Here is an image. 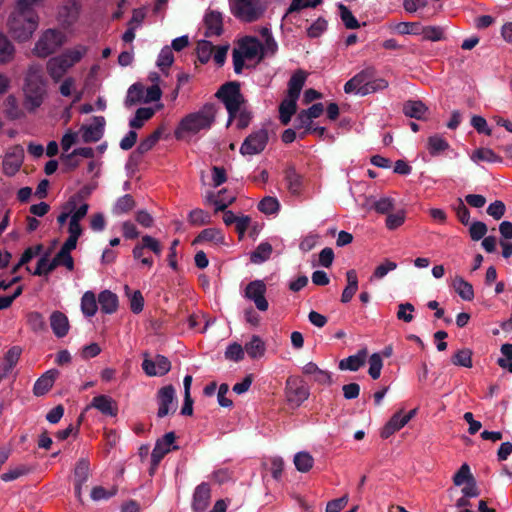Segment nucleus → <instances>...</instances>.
<instances>
[{"label":"nucleus","instance_id":"52","mask_svg":"<svg viewBox=\"0 0 512 512\" xmlns=\"http://www.w3.org/2000/svg\"><path fill=\"white\" fill-rule=\"evenodd\" d=\"M214 50L211 42L206 40L199 41L197 44V55L200 62L207 63L211 59Z\"/></svg>","mask_w":512,"mask_h":512},{"label":"nucleus","instance_id":"36","mask_svg":"<svg viewBox=\"0 0 512 512\" xmlns=\"http://www.w3.org/2000/svg\"><path fill=\"white\" fill-rule=\"evenodd\" d=\"M225 190H221L218 194L210 193L206 196L205 201L208 204H213L216 211H224L235 200V196L223 197L222 194Z\"/></svg>","mask_w":512,"mask_h":512},{"label":"nucleus","instance_id":"40","mask_svg":"<svg viewBox=\"0 0 512 512\" xmlns=\"http://www.w3.org/2000/svg\"><path fill=\"white\" fill-rule=\"evenodd\" d=\"M450 147L449 143L440 135H432L427 140V149L432 156H436L446 151Z\"/></svg>","mask_w":512,"mask_h":512},{"label":"nucleus","instance_id":"23","mask_svg":"<svg viewBox=\"0 0 512 512\" xmlns=\"http://www.w3.org/2000/svg\"><path fill=\"white\" fill-rule=\"evenodd\" d=\"M50 326L56 337H65L69 331V321L67 316L60 311L52 312L50 315Z\"/></svg>","mask_w":512,"mask_h":512},{"label":"nucleus","instance_id":"62","mask_svg":"<svg viewBox=\"0 0 512 512\" xmlns=\"http://www.w3.org/2000/svg\"><path fill=\"white\" fill-rule=\"evenodd\" d=\"M77 156L91 159L94 157V150L90 147L76 148L71 153L63 154L62 160L64 162H70V161L74 160V158Z\"/></svg>","mask_w":512,"mask_h":512},{"label":"nucleus","instance_id":"21","mask_svg":"<svg viewBox=\"0 0 512 512\" xmlns=\"http://www.w3.org/2000/svg\"><path fill=\"white\" fill-rule=\"evenodd\" d=\"M367 355V348H362L357 352V354L340 360L338 367L340 370L358 371L362 366H364Z\"/></svg>","mask_w":512,"mask_h":512},{"label":"nucleus","instance_id":"16","mask_svg":"<svg viewBox=\"0 0 512 512\" xmlns=\"http://www.w3.org/2000/svg\"><path fill=\"white\" fill-rule=\"evenodd\" d=\"M24 160V150L20 146L10 148L3 160V171L8 176L15 175L20 169Z\"/></svg>","mask_w":512,"mask_h":512},{"label":"nucleus","instance_id":"4","mask_svg":"<svg viewBox=\"0 0 512 512\" xmlns=\"http://www.w3.org/2000/svg\"><path fill=\"white\" fill-rule=\"evenodd\" d=\"M388 82L383 78H375V70L367 68L357 73L344 85L345 93H355L362 96L383 90Z\"/></svg>","mask_w":512,"mask_h":512},{"label":"nucleus","instance_id":"51","mask_svg":"<svg viewBox=\"0 0 512 512\" xmlns=\"http://www.w3.org/2000/svg\"><path fill=\"white\" fill-rule=\"evenodd\" d=\"M503 357L498 358L497 364L512 373V344L506 343L501 346Z\"/></svg>","mask_w":512,"mask_h":512},{"label":"nucleus","instance_id":"46","mask_svg":"<svg viewBox=\"0 0 512 512\" xmlns=\"http://www.w3.org/2000/svg\"><path fill=\"white\" fill-rule=\"evenodd\" d=\"M285 180L287 187L292 194H298L302 185L301 176L295 171L293 167H289L285 171Z\"/></svg>","mask_w":512,"mask_h":512},{"label":"nucleus","instance_id":"17","mask_svg":"<svg viewBox=\"0 0 512 512\" xmlns=\"http://www.w3.org/2000/svg\"><path fill=\"white\" fill-rule=\"evenodd\" d=\"M211 501V488L209 483L202 482L193 493L191 508L193 512H204Z\"/></svg>","mask_w":512,"mask_h":512},{"label":"nucleus","instance_id":"61","mask_svg":"<svg viewBox=\"0 0 512 512\" xmlns=\"http://www.w3.org/2000/svg\"><path fill=\"white\" fill-rule=\"evenodd\" d=\"M419 34H422L424 40L439 41L443 38V29L438 26H426L421 28Z\"/></svg>","mask_w":512,"mask_h":512},{"label":"nucleus","instance_id":"42","mask_svg":"<svg viewBox=\"0 0 512 512\" xmlns=\"http://www.w3.org/2000/svg\"><path fill=\"white\" fill-rule=\"evenodd\" d=\"M313 464V457L306 451L298 452L294 456V465L299 472L306 473L310 471Z\"/></svg>","mask_w":512,"mask_h":512},{"label":"nucleus","instance_id":"57","mask_svg":"<svg viewBox=\"0 0 512 512\" xmlns=\"http://www.w3.org/2000/svg\"><path fill=\"white\" fill-rule=\"evenodd\" d=\"M474 479L471 474L470 467L464 463L453 476V482L456 486H461L463 483H468Z\"/></svg>","mask_w":512,"mask_h":512},{"label":"nucleus","instance_id":"48","mask_svg":"<svg viewBox=\"0 0 512 512\" xmlns=\"http://www.w3.org/2000/svg\"><path fill=\"white\" fill-rule=\"evenodd\" d=\"M471 159L474 162H501V158L496 153H494V151L490 148L477 149L471 156Z\"/></svg>","mask_w":512,"mask_h":512},{"label":"nucleus","instance_id":"31","mask_svg":"<svg viewBox=\"0 0 512 512\" xmlns=\"http://www.w3.org/2000/svg\"><path fill=\"white\" fill-rule=\"evenodd\" d=\"M428 108L421 101L409 100L403 106V112L410 118L423 119Z\"/></svg>","mask_w":512,"mask_h":512},{"label":"nucleus","instance_id":"29","mask_svg":"<svg viewBox=\"0 0 512 512\" xmlns=\"http://www.w3.org/2000/svg\"><path fill=\"white\" fill-rule=\"evenodd\" d=\"M224 237L220 230L216 228L204 229L194 240L195 243H207L210 245H218L223 243Z\"/></svg>","mask_w":512,"mask_h":512},{"label":"nucleus","instance_id":"58","mask_svg":"<svg viewBox=\"0 0 512 512\" xmlns=\"http://www.w3.org/2000/svg\"><path fill=\"white\" fill-rule=\"evenodd\" d=\"M30 472V468L26 465H19L15 468L9 469L7 472L1 475V479L4 482H10L20 478L21 476L27 475Z\"/></svg>","mask_w":512,"mask_h":512},{"label":"nucleus","instance_id":"10","mask_svg":"<svg viewBox=\"0 0 512 512\" xmlns=\"http://www.w3.org/2000/svg\"><path fill=\"white\" fill-rule=\"evenodd\" d=\"M269 140L268 131L264 128L249 134L240 147V153L243 156H253L260 154L266 147Z\"/></svg>","mask_w":512,"mask_h":512},{"label":"nucleus","instance_id":"12","mask_svg":"<svg viewBox=\"0 0 512 512\" xmlns=\"http://www.w3.org/2000/svg\"><path fill=\"white\" fill-rule=\"evenodd\" d=\"M267 287L262 280H254L247 284L244 296L253 301L256 308L260 311H266L269 307L265 298Z\"/></svg>","mask_w":512,"mask_h":512},{"label":"nucleus","instance_id":"20","mask_svg":"<svg viewBox=\"0 0 512 512\" xmlns=\"http://www.w3.org/2000/svg\"><path fill=\"white\" fill-rule=\"evenodd\" d=\"M72 68L66 59L60 54L47 62V72L53 81L58 82L65 73Z\"/></svg>","mask_w":512,"mask_h":512},{"label":"nucleus","instance_id":"8","mask_svg":"<svg viewBox=\"0 0 512 512\" xmlns=\"http://www.w3.org/2000/svg\"><path fill=\"white\" fill-rule=\"evenodd\" d=\"M66 42V36L59 30L47 29L38 38L32 50L40 58H46Z\"/></svg>","mask_w":512,"mask_h":512},{"label":"nucleus","instance_id":"47","mask_svg":"<svg viewBox=\"0 0 512 512\" xmlns=\"http://www.w3.org/2000/svg\"><path fill=\"white\" fill-rule=\"evenodd\" d=\"M27 324L34 332L46 330V322L40 312L32 311L27 314Z\"/></svg>","mask_w":512,"mask_h":512},{"label":"nucleus","instance_id":"7","mask_svg":"<svg viewBox=\"0 0 512 512\" xmlns=\"http://www.w3.org/2000/svg\"><path fill=\"white\" fill-rule=\"evenodd\" d=\"M263 0H230L231 13L243 22H255L266 11Z\"/></svg>","mask_w":512,"mask_h":512},{"label":"nucleus","instance_id":"44","mask_svg":"<svg viewBox=\"0 0 512 512\" xmlns=\"http://www.w3.org/2000/svg\"><path fill=\"white\" fill-rule=\"evenodd\" d=\"M69 237L63 243L60 250L55 254V256H69V254L76 248L77 240L81 236L82 232L76 230H69Z\"/></svg>","mask_w":512,"mask_h":512},{"label":"nucleus","instance_id":"5","mask_svg":"<svg viewBox=\"0 0 512 512\" xmlns=\"http://www.w3.org/2000/svg\"><path fill=\"white\" fill-rule=\"evenodd\" d=\"M234 71L240 74L245 61H260L262 59V45L255 37H245L239 42L238 48L233 50Z\"/></svg>","mask_w":512,"mask_h":512},{"label":"nucleus","instance_id":"28","mask_svg":"<svg viewBox=\"0 0 512 512\" xmlns=\"http://www.w3.org/2000/svg\"><path fill=\"white\" fill-rule=\"evenodd\" d=\"M297 98L286 96L279 106V118L282 124L287 125L292 115L296 112Z\"/></svg>","mask_w":512,"mask_h":512},{"label":"nucleus","instance_id":"2","mask_svg":"<svg viewBox=\"0 0 512 512\" xmlns=\"http://www.w3.org/2000/svg\"><path fill=\"white\" fill-rule=\"evenodd\" d=\"M216 114L215 104L207 103L198 111L186 115L175 131L176 138L184 139L188 135H195L202 130L210 129L215 121Z\"/></svg>","mask_w":512,"mask_h":512},{"label":"nucleus","instance_id":"64","mask_svg":"<svg viewBox=\"0 0 512 512\" xmlns=\"http://www.w3.org/2000/svg\"><path fill=\"white\" fill-rule=\"evenodd\" d=\"M174 61L173 53L170 47H164L158 56L157 65L162 70L172 65Z\"/></svg>","mask_w":512,"mask_h":512},{"label":"nucleus","instance_id":"41","mask_svg":"<svg viewBox=\"0 0 512 512\" xmlns=\"http://www.w3.org/2000/svg\"><path fill=\"white\" fill-rule=\"evenodd\" d=\"M90 475V463L87 458H80L74 469L75 483L85 484Z\"/></svg>","mask_w":512,"mask_h":512},{"label":"nucleus","instance_id":"6","mask_svg":"<svg viewBox=\"0 0 512 512\" xmlns=\"http://www.w3.org/2000/svg\"><path fill=\"white\" fill-rule=\"evenodd\" d=\"M216 97L221 100L228 111V124L236 117L240 108L245 105V99L240 91V85L237 82H229L220 87Z\"/></svg>","mask_w":512,"mask_h":512},{"label":"nucleus","instance_id":"14","mask_svg":"<svg viewBox=\"0 0 512 512\" xmlns=\"http://www.w3.org/2000/svg\"><path fill=\"white\" fill-rule=\"evenodd\" d=\"M80 4L75 0L64 1L58 10V21L62 26L68 28L73 26L80 16Z\"/></svg>","mask_w":512,"mask_h":512},{"label":"nucleus","instance_id":"37","mask_svg":"<svg viewBox=\"0 0 512 512\" xmlns=\"http://www.w3.org/2000/svg\"><path fill=\"white\" fill-rule=\"evenodd\" d=\"M366 205L378 213L385 214L394 208V199L386 196L381 197L378 200L374 198H368L366 200Z\"/></svg>","mask_w":512,"mask_h":512},{"label":"nucleus","instance_id":"56","mask_svg":"<svg viewBox=\"0 0 512 512\" xmlns=\"http://www.w3.org/2000/svg\"><path fill=\"white\" fill-rule=\"evenodd\" d=\"M340 17L344 25L348 29H357L360 27L359 22L353 16L352 12L343 4H339Z\"/></svg>","mask_w":512,"mask_h":512},{"label":"nucleus","instance_id":"55","mask_svg":"<svg viewBox=\"0 0 512 512\" xmlns=\"http://www.w3.org/2000/svg\"><path fill=\"white\" fill-rule=\"evenodd\" d=\"M383 367V360L378 353H373L369 358V370L368 373L373 380H376L381 375V369Z\"/></svg>","mask_w":512,"mask_h":512},{"label":"nucleus","instance_id":"22","mask_svg":"<svg viewBox=\"0 0 512 512\" xmlns=\"http://www.w3.org/2000/svg\"><path fill=\"white\" fill-rule=\"evenodd\" d=\"M59 372L55 369L45 372L38 378L33 386V393L36 396L45 395L53 386Z\"/></svg>","mask_w":512,"mask_h":512},{"label":"nucleus","instance_id":"26","mask_svg":"<svg viewBox=\"0 0 512 512\" xmlns=\"http://www.w3.org/2000/svg\"><path fill=\"white\" fill-rule=\"evenodd\" d=\"M347 285L341 295V302L348 303L352 300L358 290V275L355 269L346 272Z\"/></svg>","mask_w":512,"mask_h":512},{"label":"nucleus","instance_id":"49","mask_svg":"<svg viewBox=\"0 0 512 512\" xmlns=\"http://www.w3.org/2000/svg\"><path fill=\"white\" fill-rule=\"evenodd\" d=\"M56 267H58V262L53 260V258H39L33 274L38 276L48 275Z\"/></svg>","mask_w":512,"mask_h":512},{"label":"nucleus","instance_id":"54","mask_svg":"<svg viewBox=\"0 0 512 512\" xmlns=\"http://www.w3.org/2000/svg\"><path fill=\"white\" fill-rule=\"evenodd\" d=\"M279 208V201L271 196L264 197L258 204V209L265 214H274Z\"/></svg>","mask_w":512,"mask_h":512},{"label":"nucleus","instance_id":"1","mask_svg":"<svg viewBox=\"0 0 512 512\" xmlns=\"http://www.w3.org/2000/svg\"><path fill=\"white\" fill-rule=\"evenodd\" d=\"M23 107L34 113L47 97V82L39 64L29 66L23 85Z\"/></svg>","mask_w":512,"mask_h":512},{"label":"nucleus","instance_id":"60","mask_svg":"<svg viewBox=\"0 0 512 512\" xmlns=\"http://www.w3.org/2000/svg\"><path fill=\"white\" fill-rule=\"evenodd\" d=\"M179 447L174 445L172 448H163L160 443H156L152 453H151V462L153 466H158L161 460L172 450H178Z\"/></svg>","mask_w":512,"mask_h":512},{"label":"nucleus","instance_id":"35","mask_svg":"<svg viewBox=\"0 0 512 512\" xmlns=\"http://www.w3.org/2000/svg\"><path fill=\"white\" fill-rule=\"evenodd\" d=\"M140 102H144V86L140 83H135L128 88L124 104L130 108Z\"/></svg>","mask_w":512,"mask_h":512},{"label":"nucleus","instance_id":"15","mask_svg":"<svg viewBox=\"0 0 512 512\" xmlns=\"http://www.w3.org/2000/svg\"><path fill=\"white\" fill-rule=\"evenodd\" d=\"M142 369L148 376H163L171 369V362L166 356L157 354L155 359L144 358Z\"/></svg>","mask_w":512,"mask_h":512},{"label":"nucleus","instance_id":"59","mask_svg":"<svg viewBox=\"0 0 512 512\" xmlns=\"http://www.w3.org/2000/svg\"><path fill=\"white\" fill-rule=\"evenodd\" d=\"M311 123L312 119L306 113V111H300V113L297 115L295 119V127L297 129H304L303 133L301 134L302 138L305 137L311 131Z\"/></svg>","mask_w":512,"mask_h":512},{"label":"nucleus","instance_id":"33","mask_svg":"<svg viewBox=\"0 0 512 512\" xmlns=\"http://www.w3.org/2000/svg\"><path fill=\"white\" fill-rule=\"evenodd\" d=\"M15 56V46L5 36L0 33V65L7 64L13 60Z\"/></svg>","mask_w":512,"mask_h":512},{"label":"nucleus","instance_id":"11","mask_svg":"<svg viewBox=\"0 0 512 512\" xmlns=\"http://www.w3.org/2000/svg\"><path fill=\"white\" fill-rule=\"evenodd\" d=\"M156 399L158 403L157 416L159 418L175 413L177 409V399L173 385H166L160 388L157 392Z\"/></svg>","mask_w":512,"mask_h":512},{"label":"nucleus","instance_id":"3","mask_svg":"<svg viewBox=\"0 0 512 512\" xmlns=\"http://www.w3.org/2000/svg\"><path fill=\"white\" fill-rule=\"evenodd\" d=\"M39 24L36 13L31 8L19 7L11 12L7 20V28L10 35L19 42L29 40Z\"/></svg>","mask_w":512,"mask_h":512},{"label":"nucleus","instance_id":"32","mask_svg":"<svg viewBox=\"0 0 512 512\" xmlns=\"http://www.w3.org/2000/svg\"><path fill=\"white\" fill-rule=\"evenodd\" d=\"M452 287L463 300L471 301L474 298L473 286L462 277L456 276L453 279Z\"/></svg>","mask_w":512,"mask_h":512},{"label":"nucleus","instance_id":"9","mask_svg":"<svg viewBox=\"0 0 512 512\" xmlns=\"http://www.w3.org/2000/svg\"><path fill=\"white\" fill-rule=\"evenodd\" d=\"M285 395L292 407H299L310 395L306 382L298 376H290L286 380Z\"/></svg>","mask_w":512,"mask_h":512},{"label":"nucleus","instance_id":"34","mask_svg":"<svg viewBox=\"0 0 512 512\" xmlns=\"http://www.w3.org/2000/svg\"><path fill=\"white\" fill-rule=\"evenodd\" d=\"M98 299L92 291H86L81 298V311L86 317H92L98 310Z\"/></svg>","mask_w":512,"mask_h":512},{"label":"nucleus","instance_id":"13","mask_svg":"<svg viewBox=\"0 0 512 512\" xmlns=\"http://www.w3.org/2000/svg\"><path fill=\"white\" fill-rule=\"evenodd\" d=\"M104 126V117H94L92 123L88 125H82L79 129L81 141L84 143H93L99 141L104 134Z\"/></svg>","mask_w":512,"mask_h":512},{"label":"nucleus","instance_id":"27","mask_svg":"<svg viewBox=\"0 0 512 512\" xmlns=\"http://www.w3.org/2000/svg\"><path fill=\"white\" fill-rule=\"evenodd\" d=\"M406 425V422L403 419L402 410L396 412L389 421L385 424L380 432V436L383 439L389 438L395 432L399 431Z\"/></svg>","mask_w":512,"mask_h":512},{"label":"nucleus","instance_id":"25","mask_svg":"<svg viewBox=\"0 0 512 512\" xmlns=\"http://www.w3.org/2000/svg\"><path fill=\"white\" fill-rule=\"evenodd\" d=\"M207 37L219 36L222 33V15L219 12L211 11L205 16Z\"/></svg>","mask_w":512,"mask_h":512},{"label":"nucleus","instance_id":"38","mask_svg":"<svg viewBox=\"0 0 512 512\" xmlns=\"http://www.w3.org/2000/svg\"><path fill=\"white\" fill-rule=\"evenodd\" d=\"M88 47L82 44H78L70 49L65 50L61 55L67 62L73 67L75 64L80 62L82 58L87 54Z\"/></svg>","mask_w":512,"mask_h":512},{"label":"nucleus","instance_id":"63","mask_svg":"<svg viewBox=\"0 0 512 512\" xmlns=\"http://www.w3.org/2000/svg\"><path fill=\"white\" fill-rule=\"evenodd\" d=\"M225 358L235 362H239L244 358V349L238 343L230 344L225 351Z\"/></svg>","mask_w":512,"mask_h":512},{"label":"nucleus","instance_id":"24","mask_svg":"<svg viewBox=\"0 0 512 512\" xmlns=\"http://www.w3.org/2000/svg\"><path fill=\"white\" fill-rule=\"evenodd\" d=\"M98 303L105 314H113L118 309V297L110 290H104L98 295Z\"/></svg>","mask_w":512,"mask_h":512},{"label":"nucleus","instance_id":"19","mask_svg":"<svg viewBox=\"0 0 512 512\" xmlns=\"http://www.w3.org/2000/svg\"><path fill=\"white\" fill-rule=\"evenodd\" d=\"M90 407L97 409L105 416L115 417L118 414L117 402L107 395L95 396Z\"/></svg>","mask_w":512,"mask_h":512},{"label":"nucleus","instance_id":"50","mask_svg":"<svg viewBox=\"0 0 512 512\" xmlns=\"http://www.w3.org/2000/svg\"><path fill=\"white\" fill-rule=\"evenodd\" d=\"M161 134H162L161 129H157L156 131H154L151 135H149L147 138H145L144 140H142L139 143V145L137 147V151L140 154H145L148 151H150L156 145V143L159 141Z\"/></svg>","mask_w":512,"mask_h":512},{"label":"nucleus","instance_id":"43","mask_svg":"<svg viewBox=\"0 0 512 512\" xmlns=\"http://www.w3.org/2000/svg\"><path fill=\"white\" fill-rule=\"evenodd\" d=\"M22 353V349L19 346L11 347L5 354V366L3 368L4 372L0 373L4 375V377L9 373L14 366L18 363L20 356Z\"/></svg>","mask_w":512,"mask_h":512},{"label":"nucleus","instance_id":"53","mask_svg":"<svg viewBox=\"0 0 512 512\" xmlns=\"http://www.w3.org/2000/svg\"><path fill=\"white\" fill-rule=\"evenodd\" d=\"M135 206V202L130 195H124L120 197L113 208V213L115 214H124L132 210Z\"/></svg>","mask_w":512,"mask_h":512},{"label":"nucleus","instance_id":"39","mask_svg":"<svg viewBox=\"0 0 512 512\" xmlns=\"http://www.w3.org/2000/svg\"><path fill=\"white\" fill-rule=\"evenodd\" d=\"M265 350L264 342L257 335L252 336L251 340L245 344V351L252 359L262 357Z\"/></svg>","mask_w":512,"mask_h":512},{"label":"nucleus","instance_id":"30","mask_svg":"<svg viewBox=\"0 0 512 512\" xmlns=\"http://www.w3.org/2000/svg\"><path fill=\"white\" fill-rule=\"evenodd\" d=\"M306 81V73L302 70L295 72L289 80L287 95L299 98L300 92Z\"/></svg>","mask_w":512,"mask_h":512},{"label":"nucleus","instance_id":"45","mask_svg":"<svg viewBox=\"0 0 512 512\" xmlns=\"http://www.w3.org/2000/svg\"><path fill=\"white\" fill-rule=\"evenodd\" d=\"M473 352L469 348L458 350L452 357L451 362L456 366L471 368Z\"/></svg>","mask_w":512,"mask_h":512},{"label":"nucleus","instance_id":"18","mask_svg":"<svg viewBox=\"0 0 512 512\" xmlns=\"http://www.w3.org/2000/svg\"><path fill=\"white\" fill-rule=\"evenodd\" d=\"M69 199L75 200V208L73 209V212H71L70 214L68 229L82 232L80 221L87 215L89 205L85 202H82L81 194H75L71 196Z\"/></svg>","mask_w":512,"mask_h":512}]
</instances>
